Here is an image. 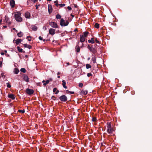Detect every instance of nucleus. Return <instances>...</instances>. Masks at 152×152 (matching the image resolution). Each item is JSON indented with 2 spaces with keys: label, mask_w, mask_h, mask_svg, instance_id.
<instances>
[{
  "label": "nucleus",
  "mask_w": 152,
  "mask_h": 152,
  "mask_svg": "<svg viewBox=\"0 0 152 152\" xmlns=\"http://www.w3.org/2000/svg\"><path fill=\"white\" fill-rule=\"evenodd\" d=\"M89 32L87 31H86L83 32L82 34L80 35V41L82 43L84 42L86 37L88 36L89 34Z\"/></svg>",
  "instance_id": "f257e3e1"
},
{
  "label": "nucleus",
  "mask_w": 152,
  "mask_h": 152,
  "mask_svg": "<svg viewBox=\"0 0 152 152\" xmlns=\"http://www.w3.org/2000/svg\"><path fill=\"white\" fill-rule=\"evenodd\" d=\"M21 15V13L20 12H16L15 13V18L17 21L21 22L22 21L23 19Z\"/></svg>",
  "instance_id": "f03ea898"
},
{
  "label": "nucleus",
  "mask_w": 152,
  "mask_h": 152,
  "mask_svg": "<svg viewBox=\"0 0 152 152\" xmlns=\"http://www.w3.org/2000/svg\"><path fill=\"white\" fill-rule=\"evenodd\" d=\"M107 132L109 134L112 133L114 131V129L113 127H112L111 122H107Z\"/></svg>",
  "instance_id": "7ed1b4c3"
},
{
  "label": "nucleus",
  "mask_w": 152,
  "mask_h": 152,
  "mask_svg": "<svg viewBox=\"0 0 152 152\" xmlns=\"http://www.w3.org/2000/svg\"><path fill=\"white\" fill-rule=\"evenodd\" d=\"M69 22L67 20H64L63 18H61L60 22V25L62 26H67L69 24Z\"/></svg>",
  "instance_id": "20e7f679"
},
{
  "label": "nucleus",
  "mask_w": 152,
  "mask_h": 152,
  "mask_svg": "<svg viewBox=\"0 0 152 152\" xmlns=\"http://www.w3.org/2000/svg\"><path fill=\"white\" fill-rule=\"evenodd\" d=\"M49 24L52 28H56L58 27L57 23L56 22H50Z\"/></svg>",
  "instance_id": "39448f33"
},
{
  "label": "nucleus",
  "mask_w": 152,
  "mask_h": 152,
  "mask_svg": "<svg viewBox=\"0 0 152 152\" xmlns=\"http://www.w3.org/2000/svg\"><path fill=\"white\" fill-rule=\"evenodd\" d=\"M34 92V91L33 89L29 88L27 89L26 91V93L28 95L32 94Z\"/></svg>",
  "instance_id": "423d86ee"
},
{
  "label": "nucleus",
  "mask_w": 152,
  "mask_h": 152,
  "mask_svg": "<svg viewBox=\"0 0 152 152\" xmlns=\"http://www.w3.org/2000/svg\"><path fill=\"white\" fill-rule=\"evenodd\" d=\"M59 99L62 102H66L67 100V97L65 95H62L61 96Z\"/></svg>",
  "instance_id": "0eeeda50"
},
{
  "label": "nucleus",
  "mask_w": 152,
  "mask_h": 152,
  "mask_svg": "<svg viewBox=\"0 0 152 152\" xmlns=\"http://www.w3.org/2000/svg\"><path fill=\"white\" fill-rule=\"evenodd\" d=\"M22 78L23 80L27 82H28L29 81V79L28 77L26 75H23L22 77Z\"/></svg>",
  "instance_id": "6e6552de"
},
{
  "label": "nucleus",
  "mask_w": 152,
  "mask_h": 152,
  "mask_svg": "<svg viewBox=\"0 0 152 152\" xmlns=\"http://www.w3.org/2000/svg\"><path fill=\"white\" fill-rule=\"evenodd\" d=\"M55 30L52 28H50L49 30V34L52 35H54L55 34Z\"/></svg>",
  "instance_id": "1a4fd4ad"
},
{
  "label": "nucleus",
  "mask_w": 152,
  "mask_h": 152,
  "mask_svg": "<svg viewBox=\"0 0 152 152\" xmlns=\"http://www.w3.org/2000/svg\"><path fill=\"white\" fill-rule=\"evenodd\" d=\"M88 48L93 53L95 54L96 53V51L94 48H92L89 45L88 46Z\"/></svg>",
  "instance_id": "9d476101"
},
{
  "label": "nucleus",
  "mask_w": 152,
  "mask_h": 152,
  "mask_svg": "<svg viewBox=\"0 0 152 152\" xmlns=\"http://www.w3.org/2000/svg\"><path fill=\"white\" fill-rule=\"evenodd\" d=\"M48 11L49 14H50L52 12L53 9L52 6L50 4L48 5Z\"/></svg>",
  "instance_id": "9b49d317"
},
{
  "label": "nucleus",
  "mask_w": 152,
  "mask_h": 152,
  "mask_svg": "<svg viewBox=\"0 0 152 152\" xmlns=\"http://www.w3.org/2000/svg\"><path fill=\"white\" fill-rule=\"evenodd\" d=\"M88 42L89 43H91L92 44H94L95 42V39L94 38L92 37L90 39L88 40Z\"/></svg>",
  "instance_id": "f8f14e48"
},
{
  "label": "nucleus",
  "mask_w": 152,
  "mask_h": 152,
  "mask_svg": "<svg viewBox=\"0 0 152 152\" xmlns=\"http://www.w3.org/2000/svg\"><path fill=\"white\" fill-rule=\"evenodd\" d=\"M53 81V79L52 78H50L48 80H46L45 83H43V85L45 86L47 84H48L50 82L52 81Z\"/></svg>",
  "instance_id": "ddd939ff"
},
{
  "label": "nucleus",
  "mask_w": 152,
  "mask_h": 152,
  "mask_svg": "<svg viewBox=\"0 0 152 152\" xmlns=\"http://www.w3.org/2000/svg\"><path fill=\"white\" fill-rule=\"evenodd\" d=\"M10 4L12 7L13 8L15 6V1L14 0H11L10 1Z\"/></svg>",
  "instance_id": "4468645a"
},
{
  "label": "nucleus",
  "mask_w": 152,
  "mask_h": 152,
  "mask_svg": "<svg viewBox=\"0 0 152 152\" xmlns=\"http://www.w3.org/2000/svg\"><path fill=\"white\" fill-rule=\"evenodd\" d=\"M25 16L26 18H29L30 17V13L28 12H27L25 13Z\"/></svg>",
  "instance_id": "2eb2a0df"
},
{
  "label": "nucleus",
  "mask_w": 152,
  "mask_h": 152,
  "mask_svg": "<svg viewBox=\"0 0 152 152\" xmlns=\"http://www.w3.org/2000/svg\"><path fill=\"white\" fill-rule=\"evenodd\" d=\"M88 91L87 90H82L80 93V94L83 95H85L87 94Z\"/></svg>",
  "instance_id": "dca6fc26"
},
{
  "label": "nucleus",
  "mask_w": 152,
  "mask_h": 152,
  "mask_svg": "<svg viewBox=\"0 0 152 152\" xmlns=\"http://www.w3.org/2000/svg\"><path fill=\"white\" fill-rule=\"evenodd\" d=\"M8 97L11 98L12 100H14L15 99V96L14 95L12 94H9L8 96Z\"/></svg>",
  "instance_id": "f3484780"
},
{
  "label": "nucleus",
  "mask_w": 152,
  "mask_h": 152,
  "mask_svg": "<svg viewBox=\"0 0 152 152\" xmlns=\"http://www.w3.org/2000/svg\"><path fill=\"white\" fill-rule=\"evenodd\" d=\"M62 85L63 87L65 89H66L67 88V87L66 86V83L64 80H63L62 81Z\"/></svg>",
  "instance_id": "a211bd4d"
},
{
  "label": "nucleus",
  "mask_w": 152,
  "mask_h": 152,
  "mask_svg": "<svg viewBox=\"0 0 152 152\" xmlns=\"http://www.w3.org/2000/svg\"><path fill=\"white\" fill-rule=\"evenodd\" d=\"M31 28L33 30L36 31L37 29V27L35 25H32L31 26Z\"/></svg>",
  "instance_id": "6ab92c4d"
},
{
  "label": "nucleus",
  "mask_w": 152,
  "mask_h": 152,
  "mask_svg": "<svg viewBox=\"0 0 152 152\" xmlns=\"http://www.w3.org/2000/svg\"><path fill=\"white\" fill-rule=\"evenodd\" d=\"M24 46L25 48H28L29 49H30L32 48V47L31 45H28L27 44H24Z\"/></svg>",
  "instance_id": "aec40b11"
},
{
  "label": "nucleus",
  "mask_w": 152,
  "mask_h": 152,
  "mask_svg": "<svg viewBox=\"0 0 152 152\" xmlns=\"http://www.w3.org/2000/svg\"><path fill=\"white\" fill-rule=\"evenodd\" d=\"M22 42V40L20 39H18L15 41V43L17 45L19 44V43H20Z\"/></svg>",
  "instance_id": "412c9836"
},
{
  "label": "nucleus",
  "mask_w": 152,
  "mask_h": 152,
  "mask_svg": "<svg viewBox=\"0 0 152 152\" xmlns=\"http://www.w3.org/2000/svg\"><path fill=\"white\" fill-rule=\"evenodd\" d=\"M19 69L17 68H15L14 70V73L16 74H17L19 72Z\"/></svg>",
  "instance_id": "4be33fe9"
},
{
  "label": "nucleus",
  "mask_w": 152,
  "mask_h": 152,
  "mask_svg": "<svg viewBox=\"0 0 152 152\" xmlns=\"http://www.w3.org/2000/svg\"><path fill=\"white\" fill-rule=\"evenodd\" d=\"M92 60L94 64H95L96 62V58L95 56H93L92 58Z\"/></svg>",
  "instance_id": "5701e85b"
},
{
  "label": "nucleus",
  "mask_w": 152,
  "mask_h": 152,
  "mask_svg": "<svg viewBox=\"0 0 152 152\" xmlns=\"http://www.w3.org/2000/svg\"><path fill=\"white\" fill-rule=\"evenodd\" d=\"M53 91L54 92H55V94H57L59 92V91L58 90H57V89L56 88H54L53 89Z\"/></svg>",
  "instance_id": "b1692460"
},
{
  "label": "nucleus",
  "mask_w": 152,
  "mask_h": 152,
  "mask_svg": "<svg viewBox=\"0 0 152 152\" xmlns=\"http://www.w3.org/2000/svg\"><path fill=\"white\" fill-rule=\"evenodd\" d=\"M17 48L19 52L22 53L23 52V49L20 48L19 46H18Z\"/></svg>",
  "instance_id": "393cba45"
},
{
  "label": "nucleus",
  "mask_w": 152,
  "mask_h": 152,
  "mask_svg": "<svg viewBox=\"0 0 152 152\" xmlns=\"http://www.w3.org/2000/svg\"><path fill=\"white\" fill-rule=\"evenodd\" d=\"M66 93L68 94H74L75 93L74 91H70L68 90L66 91Z\"/></svg>",
  "instance_id": "a878e982"
},
{
  "label": "nucleus",
  "mask_w": 152,
  "mask_h": 152,
  "mask_svg": "<svg viewBox=\"0 0 152 152\" xmlns=\"http://www.w3.org/2000/svg\"><path fill=\"white\" fill-rule=\"evenodd\" d=\"M75 49H76V51L77 52L79 53L80 52V47H79V46H77L76 47Z\"/></svg>",
  "instance_id": "bb28decb"
},
{
  "label": "nucleus",
  "mask_w": 152,
  "mask_h": 152,
  "mask_svg": "<svg viewBox=\"0 0 152 152\" xmlns=\"http://www.w3.org/2000/svg\"><path fill=\"white\" fill-rule=\"evenodd\" d=\"M3 58H0V67L2 66Z\"/></svg>",
  "instance_id": "cd10ccee"
},
{
  "label": "nucleus",
  "mask_w": 152,
  "mask_h": 152,
  "mask_svg": "<svg viewBox=\"0 0 152 152\" xmlns=\"http://www.w3.org/2000/svg\"><path fill=\"white\" fill-rule=\"evenodd\" d=\"M94 27L97 28H98L99 27V25L98 23H96L94 25Z\"/></svg>",
  "instance_id": "c85d7f7f"
},
{
  "label": "nucleus",
  "mask_w": 152,
  "mask_h": 152,
  "mask_svg": "<svg viewBox=\"0 0 152 152\" xmlns=\"http://www.w3.org/2000/svg\"><path fill=\"white\" fill-rule=\"evenodd\" d=\"M23 34L22 32H20L17 34V35L19 37H21L23 36Z\"/></svg>",
  "instance_id": "c756f323"
},
{
  "label": "nucleus",
  "mask_w": 152,
  "mask_h": 152,
  "mask_svg": "<svg viewBox=\"0 0 152 152\" xmlns=\"http://www.w3.org/2000/svg\"><path fill=\"white\" fill-rule=\"evenodd\" d=\"M61 16L59 14H57L56 16V18L57 19H60L61 18Z\"/></svg>",
  "instance_id": "7c9ffc66"
},
{
  "label": "nucleus",
  "mask_w": 152,
  "mask_h": 152,
  "mask_svg": "<svg viewBox=\"0 0 152 152\" xmlns=\"http://www.w3.org/2000/svg\"><path fill=\"white\" fill-rule=\"evenodd\" d=\"M86 68L87 69L90 68L91 67V65L89 64H87L86 65Z\"/></svg>",
  "instance_id": "2f4dec72"
},
{
  "label": "nucleus",
  "mask_w": 152,
  "mask_h": 152,
  "mask_svg": "<svg viewBox=\"0 0 152 152\" xmlns=\"http://www.w3.org/2000/svg\"><path fill=\"white\" fill-rule=\"evenodd\" d=\"M20 71L21 72H23V73H25L26 72V70L25 68H21Z\"/></svg>",
  "instance_id": "473e14b6"
},
{
  "label": "nucleus",
  "mask_w": 152,
  "mask_h": 152,
  "mask_svg": "<svg viewBox=\"0 0 152 152\" xmlns=\"http://www.w3.org/2000/svg\"><path fill=\"white\" fill-rule=\"evenodd\" d=\"M95 39V42H96V43H98V44H100V41H99L97 39V38H94Z\"/></svg>",
  "instance_id": "72a5a7b5"
},
{
  "label": "nucleus",
  "mask_w": 152,
  "mask_h": 152,
  "mask_svg": "<svg viewBox=\"0 0 152 152\" xmlns=\"http://www.w3.org/2000/svg\"><path fill=\"white\" fill-rule=\"evenodd\" d=\"M18 111L19 113H24V112H25V110H18Z\"/></svg>",
  "instance_id": "f704fd0d"
},
{
  "label": "nucleus",
  "mask_w": 152,
  "mask_h": 152,
  "mask_svg": "<svg viewBox=\"0 0 152 152\" xmlns=\"http://www.w3.org/2000/svg\"><path fill=\"white\" fill-rule=\"evenodd\" d=\"M7 86L8 88H10L11 86V85L8 83H7Z\"/></svg>",
  "instance_id": "c9c22d12"
},
{
  "label": "nucleus",
  "mask_w": 152,
  "mask_h": 152,
  "mask_svg": "<svg viewBox=\"0 0 152 152\" xmlns=\"http://www.w3.org/2000/svg\"><path fill=\"white\" fill-rule=\"evenodd\" d=\"M26 39L28 40L29 41H31V37L29 36H27Z\"/></svg>",
  "instance_id": "e433bc0d"
},
{
  "label": "nucleus",
  "mask_w": 152,
  "mask_h": 152,
  "mask_svg": "<svg viewBox=\"0 0 152 152\" xmlns=\"http://www.w3.org/2000/svg\"><path fill=\"white\" fill-rule=\"evenodd\" d=\"M83 84L82 83H80L79 84V86L80 87L82 88L83 86Z\"/></svg>",
  "instance_id": "4c0bfd02"
},
{
  "label": "nucleus",
  "mask_w": 152,
  "mask_h": 152,
  "mask_svg": "<svg viewBox=\"0 0 152 152\" xmlns=\"http://www.w3.org/2000/svg\"><path fill=\"white\" fill-rule=\"evenodd\" d=\"M92 74L90 73H88L87 74V76L88 77H90V76H92Z\"/></svg>",
  "instance_id": "58836bf2"
},
{
  "label": "nucleus",
  "mask_w": 152,
  "mask_h": 152,
  "mask_svg": "<svg viewBox=\"0 0 152 152\" xmlns=\"http://www.w3.org/2000/svg\"><path fill=\"white\" fill-rule=\"evenodd\" d=\"M51 99L53 100H55L56 98L55 96H52Z\"/></svg>",
  "instance_id": "ea45409f"
},
{
  "label": "nucleus",
  "mask_w": 152,
  "mask_h": 152,
  "mask_svg": "<svg viewBox=\"0 0 152 152\" xmlns=\"http://www.w3.org/2000/svg\"><path fill=\"white\" fill-rule=\"evenodd\" d=\"M59 5H60V7H64V6H65V4H59Z\"/></svg>",
  "instance_id": "a19ab883"
},
{
  "label": "nucleus",
  "mask_w": 152,
  "mask_h": 152,
  "mask_svg": "<svg viewBox=\"0 0 152 152\" xmlns=\"http://www.w3.org/2000/svg\"><path fill=\"white\" fill-rule=\"evenodd\" d=\"M96 118L95 117H94L92 118V121H95L96 120Z\"/></svg>",
  "instance_id": "79ce46f5"
},
{
  "label": "nucleus",
  "mask_w": 152,
  "mask_h": 152,
  "mask_svg": "<svg viewBox=\"0 0 152 152\" xmlns=\"http://www.w3.org/2000/svg\"><path fill=\"white\" fill-rule=\"evenodd\" d=\"M67 8L69 10H72V8L70 6H68Z\"/></svg>",
  "instance_id": "37998d69"
},
{
  "label": "nucleus",
  "mask_w": 152,
  "mask_h": 152,
  "mask_svg": "<svg viewBox=\"0 0 152 152\" xmlns=\"http://www.w3.org/2000/svg\"><path fill=\"white\" fill-rule=\"evenodd\" d=\"M39 39L41 40H43L41 36H39Z\"/></svg>",
  "instance_id": "c03bdc74"
},
{
  "label": "nucleus",
  "mask_w": 152,
  "mask_h": 152,
  "mask_svg": "<svg viewBox=\"0 0 152 152\" xmlns=\"http://www.w3.org/2000/svg\"><path fill=\"white\" fill-rule=\"evenodd\" d=\"M40 6L39 5H36L35 6L36 9H38V6Z\"/></svg>",
  "instance_id": "a18cd8bd"
},
{
  "label": "nucleus",
  "mask_w": 152,
  "mask_h": 152,
  "mask_svg": "<svg viewBox=\"0 0 152 152\" xmlns=\"http://www.w3.org/2000/svg\"><path fill=\"white\" fill-rule=\"evenodd\" d=\"M1 55H4V52H1Z\"/></svg>",
  "instance_id": "49530a36"
},
{
  "label": "nucleus",
  "mask_w": 152,
  "mask_h": 152,
  "mask_svg": "<svg viewBox=\"0 0 152 152\" xmlns=\"http://www.w3.org/2000/svg\"><path fill=\"white\" fill-rule=\"evenodd\" d=\"M70 15L72 17L74 18V15H72V14H71Z\"/></svg>",
  "instance_id": "de8ad7c7"
},
{
  "label": "nucleus",
  "mask_w": 152,
  "mask_h": 152,
  "mask_svg": "<svg viewBox=\"0 0 152 152\" xmlns=\"http://www.w3.org/2000/svg\"><path fill=\"white\" fill-rule=\"evenodd\" d=\"M25 57L26 58H27L28 57V56L27 55H26Z\"/></svg>",
  "instance_id": "09e8293b"
},
{
  "label": "nucleus",
  "mask_w": 152,
  "mask_h": 152,
  "mask_svg": "<svg viewBox=\"0 0 152 152\" xmlns=\"http://www.w3.org/2000/svg\"><path fill=\"white\" fill-rule=\"evenodd\" d=\"M57 75H60V72H57Z\"/></svg>",
  "instance_id": "8fccbe9b"
},
{
  "label": "nucleus",
  "mask_w": 152,
  "mask_h": 152,
  "mask_svg": "<svg viewBox=\"0 0 152 152\" xmlns=\"http://www.w3.org/2000/svg\"><path fill=\"white\" fill-rule=\"evenodd\" d=\"M45 82L46 81L45 80H43L42 81V82L43 83H45Z\"/></svg>",
  "instance_id": "3c124183"
},
{
  "label": "nucleus",
  "mask_w": 152,
  "mask_h": 152,
  "mask_svg": "<svg viewBox=\"0 0 152 152\" xmlns=\"http://www.w3.org/2000/svg\"><path fill=\"white\" fill-rule=\"evenodd\" d=\"M131 93L132 94H134V91H132L131 92Z\"/></svg>",
  "instance_id": "603ef678"
},
{
  "label": "nucleus",
  "mask_w": 152,
  "mask_h": 152,
  "mask_svg": "<svg viewBox=\"0 0 152 152\" xmlns=\"http://www.w3.org/2000/svg\"><path fill=\"white\" fill-rule=\"evenodd\" d=\"M4 52L5 53H7V51L6 50H5L4 51Z\"/></svg>",
  "instance_id": "864d4df0"
},
{
  "label": "nucleus",
  "mask_w": 152,
  "mask_h": 152,
  "mask_svg": "<svg viewBox=\"0 0 152 152\" xmlns=\"http://www.w3.org/2000/svg\"><path fill=\"white\" fill-rule=\"evenodd\" d=\"M57 77L58 78H60V77L59 76H58Z\"/></svg>",
  "instance_id": "5fc2aeb1"
},
{
  "label": "nucleus",
  "mask_w": 152,
  "mask_h": 152,
  "mask_svg": "<svg viewBox=\"0 0 152 152\" xmlns=\"http://www.w3.org/2000/svg\"><path fill=\"white\" fill-rule=\"evenodd\" d=\"M47 1H52V0H47Z\"/></svg>",
  "instance_id": "6e6d98bb"
},
{
  "label": "nucleus",
  "mask_w": 152,
  "mask_h": 152,
  "mask_svg": "<svg viewBox=\"0 0 152 152\" xmlns=\"http://www.w3.org/2000/svg\"><path fill=\"white\" fill-rule=\"evenodd\" d=\"M77 7V5H76L75 4V7Z\"/></svg>",
  "instance_id": "4d7b16f0"
},
{
  "label": "nucleus",
  "mask_w": 152,
  "mask_h": 152,
  "mask_svg": "<svg viewBox=\"0 0 152 152\" xmlns=\"http://www.w3.org/2000/svg\"><path fill=\"white\" fill-rule=\"evenodd\" d=\"M90 58H88V60H90Z\"/></svg>",
  "instance_id": "13d9d810"
},
{
  "label": "nucleus",
  "mask_w": 152,
  "mask_h": 152,
  "mask_svg": "<svg viewBox=\"0 0 152 152\" xmlns=\"http://www.w3.org/2000/svg\"><path fill=\"white\" fill-rule=\"evenodd\" d=\"M67 64L68 65H69V63H67Z\"/></svg>",
  "instance_id": "bf43d9fd"
},
{
  "label": "nucleus",
  "mask_w": 152,
  "mask_h": 152,
  "mask_svg": "<svg viewBox=\"0 0 152 152\" xmlns=\"http://www.w3.org/2000/svg\"><path fill=\"white\" fill-rule=\"evenodd\" d=\"M45 39H43V41L44 42H45Z\"/></svg>",
  "instance_id": "052dcab7"
},
{
  "label": "nucleus",
  "mask_w": 152,
  "mask_h": 152,
  "mask_svg": "<svg viewBox=\"0 0 152 152\" xmlns=\"http://www.w3.org/2000/svg\"><path fill=\"white\" fill-rule=\"evenodd\" d=\"M54 1V3H56V1Z\"/></svg>",
  "instance_id": "680f3d73"
},
{
  "label": "nucleus",
  "mask_w": 152,
  "mask_h": 152,
  "mask_svg": "<svg viewBox=\"0 0 152 152\" xmlns=\"http://www.w3.org/2000/svg\"><path fill=\"white\" fill-rule=\"evenodd\" d=\"M56 5L57 6V5H57V4H56Z\"/></svg>",
  "instance_id": "e2e57ef3"
}]
</instances>
